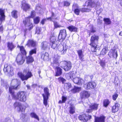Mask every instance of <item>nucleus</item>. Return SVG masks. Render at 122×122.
<instances>
[{"label":"nucleus","instance_id":"nucleus-1","mask_svg":"<svg viewBox=\"0 0 122 122\" xmlns=\"http://www.w3.org/2000/svg\"><path fill=\"white\" fill-rule=\"evenodd\" d=\"M11 83L13 84H16V86H12L9 87V92L11 94L12 99L15 100H18L20 102H25L26 100V92L24 91H19L17 93L16 95L15 94L13 89L16 90L19 88L18 86L20 85V82L19 83L16 79L12 80Z\"/></svg>","mask_w":122,"mask_h":122},{"label":"nucleus","instance_id":"nucleus-2","mask_svg":"<svg viewBox=\"0 0 122 122\" xmlns=\"http://www.w3.org/2000/svg\"><path fill=\"white\" fill-rule=\"evenodd\" d=\"M49 40L50 45L51 48L53 49H56L62 55H64L66 53L67 48L66 46H64L61 43L58 46L57 44L56 43V37L52 35L51 36Z\"/></svg>","mask_w":122,"mask_h":122},{"label":"nucleus","instance_id":"nucleus-3","mask_svg":"<svg viewBox=\"0 0 122 122\" xmlns=\"http://www.w3.org/2000/svg\"><path fill=\"white\" fill-rule=\"evenodd\" d=\"M99 39L98 35H94L91 36L90 43L89 45L91 46V51L92 52H96L97 49Z\"/></svg>","mask_w":122,"mask_h":122},{"label":"nucleus","instance_id":"nucleus-4","mask_svg":"<svg viewBox=\"0 0 122 122\" xmlns=\"http://www.w3.org/2000/svg\"><path fill=\"white\" fill-rule=\"evenodd\" d=\"M23 72L25 74V75L20 72H19L17 73L18 77L22 81H26L33 76L32 73L29 69H24Z\"/></svg>","mask_w":122,"mask_h":122},{"label":"nucleus","instance_id":"nucleus-5","mask_svg":"<svg viewBox=\"0 0 122 122\" xmlns=\"http://www.w3.org/2000/svg\"><path fill=\"white\" fill-rule=\"evenodd\" d=\"M99 4L98 2L96 3L94 0H89L87 5V8H82L81 11L83 12H89L91 10L92 8L95 7L96 9H97L98 7L99 6Z\"/></svg>","mask_w":122,"mask_h":122},{"label":"nucleus","instance_id":"nucleus-6","mask_svg":"<svg viewBox=\"0 0 122 122\" xmlns=\"http://www.w3.org/2000/svg\"><path fill=\"white\" fill-rule=\"evenodd\" d=\"M44 93L42 95L43 98V103L46 107L48 105V101L50 95L49 90L47 87H45L43 89Z\"/></svg>","mask_w":122,"mask_h":122},{"label":"nucleus","instance_id":"nucleus-7","mask_svg":"<svg viewBox=\"0 0 122 122\" xmlns=\"http://www.w3.org/2000/svg\"><path fill=\"white\" fill-rule=\"evenodd\" d=\"M78 117L79 120L84 122H87L92 118V116L91 115L83 113L79 115Z\"/></svg>","mask_w":122,"mask_h":122},{"label":"nucleus","instance_id":"nucleus-8","mask_svg":"<svg viewBox=\"0 0 122 122\" xmlns=\"http://www.w3.org/2000/svg\"><path fill=\"white\" fill-rule=\"evenodd\" d=\"M97 84L94 81H90L87 82L84 85V87L86 90L95 89L96 87Z\"/></svg>","mask_w":122,"mask_h":122},{"label":"nucleus","instance_id":"nucleus-9","mask_svg":"<svg viewBox=\"0 0 122 122\" xmlns=\"http://www.w3.org/2000/svg\"><path fill=\"white\" fill-rule=\"evenodd\" d=\"M61 67L65 71L70 70L71 67V64L69 62L63 61L61 62Z\"/></svg>","mask_w":122,"mask_h":122},{"label":"nucleus","instance_id":"nucleus-10","mask_svg":"<svg viewBox=\"0 0 122 122\" xmlns=\"http://www.w3.org/2000/svg\"><path fill=\"white\" fill-rule=\"evenodd\" d=\"M66 32L65 29L61 30L59 32L58 38L59 42H62L65 39L66 36Z\"/></svg>","mask_w":122,"mask_h":122},{"label":"nucleus","instance_id":"nucleus-11","mask_svg":"<svg viewBox=\"0 0 122 122\" xmlns=\"http://www.w3.org/2000/svg\"><path fill=\"white\" fill-rule=\"evenodd\" d=\"M13 106L15 109L16 107H18L19 109L18 110V111L23 112L25 111V106L19 102H15L13 104Z\"/></svg>","mask_w":122,"mask_h":122},{"label":"nucleus","instance_id":"nucleus-12","mask_svg":"<svg viewBox=\"0 0 122 122\" xmlns=\"http://www.w3.org/2000/svg\"><path fill=\"white\" fill-rule=\"evenodd\" d=\"M30 16L26 18L25 20H23V22L25 26H26L27 25L29 27L28 29V30H31L33 27V24L30 22V18L31 17V16Z\"/></svg>","mask_w":122,"mask_h":122},{"label":"nucleus","instance_id":"nucleus-13","mask_svg":"<svg viewBox=\"0 0 122 122\" xmlns=\"http://www.w3.org/2000/svg\"><path fill=\"white\" fill-rule=\"evenodd\" d=\"M13 70V69L10 65L8 63H6L5 64L3 69V71L5 73L7 72L10 74Z\"/></svg>","mask_w":122,"mask_h":122},{"label":"nucleus","instance_id":"nucleus-14","mask_svg":"<svg viewBox=\"0 0 122 122\" xmlns=\"http://www.w3.org/2000/svg\"><path fill=\"white\" fill-rule=\"evenodd\" d=\"M15 61L18 65H20L24 63L25 60L23 58V56L22 55L19 53L17 56Z\"/></svg>","mask_w":122,"mask_h":122},{"label":"nucleus","instance_id":"nucleus-15","mask_svg":"<svg viewBox=\"0 0 122 122\" xmlns=\"http://www.w3.org/2000/svg\"><path fill=\"white\" fill-rule=\"evenodd\" d=\"M80 95L81 98L82 99H87L90 97V93L88 91L84 90L81 92Z\"/></svg>","mask_w":122,"mask_h":122},{"label":"nucleus","instance_id":"nucleus-16","mask_svg":"<svg viewBox=\"0 0 122 122\" xmlns=\"http://www.w3.org/2000/svg\"><path fill=\"white\" fill-rule=\"evenodd\" d=\"M36 45V42L33 39L28 40L25 45L28 47H35Z\"/></svg>","mask_w":122,"mask_h":122},{"label":"nucleus","instance_id":"nucleus-17","mask_svg":"<svg viewBox=\"0 0 122 122\" xmlns=\"http://www.w3.org/2000/svg\"><path fill=\"white\" fill-rule=\"evenodd\" d=\"M79 59L81 61H84V55L83 54V51L81 49L77 50V51Z\"/></svg>","mask_w":122,"mask_h":122},{"label":"nucleus","instance_id":"nucleus-18","mask_svg":"<svg viewBox=\"0 0 122 122\" xmlns=\"http://www.w3.org/2000/svg\"><path fill=\"white\" fill-rule=\"evenodd\" d=\"M55 16H51V17L43 19L41 21L40 23L43 25L46 21V20H50L51 21H53L55 20H57V18Z\"/></svg>","mask_w":122,"mask_h":122},{"label":"nucleus","instance_id":"nucleus-19","mask_svg":"<svg viewBox=\"0 0 122 122\" xmlns=\"http://www.w3.org/2000/svg\"><path fill=\"white\" fill-rule=\"evenodd\" d=\"M55 76H61L62 74V69L60 67L56 66L55 69Z\"/></svg>","mask_w":122,"mask_h":122},{"label":"nucleus","instance_id":"nucleus-20","mask_svg":"<svg viewBox=\"0 0 122 122\" xmlns=\"http://www.w3.org/2000/svg\"><path fill=\"white\" fill-rule=\"evenodd\" d=\"M22 5L21 8L23 10L25 11H26L30 8L29 5L26 3L25 0H23L21 2Z\"/></svg>","mask_w":122,"mask_h":122},{"label":"nucleus","instance_id":"nucleus-21","mask_svg":"<svg viewBox=\"0 0 122 122\" xmlns=\"http://www.w3.org/2000/svg\"><path fill=\"white\" fill-rule=\"evenodd\" d=\"M120 105L117 103H116L112 107L111 109V111L112 112L115 113L118 111L120 106Z\"/></svg>","mask_w":122,"mask_h":122},{"label":"nucleus","instance_id":"nucleus-22","mask_svg":"<svg viewBox=\"0 0 122 122\" xmlns=\"http://www.w3.org/2000/svg\"><path fill=\"white\" fill-rule=\"evenodd\" d=\"M105 117L102 115L99 117H95L94 122H105Z\"/></svg>","mask_w":122,"mask_h":122},{"label":"nucleus","instance_id":"nucleus-23","mask_svg":"<svg viewBox=\"0 0 122 122\" xmlns=\"http://www.w3.org/2000/svg\"><path fill=\"white\" fill-rule=\"evenodd\" d=\"M7 47L8 50L12 51L15 47L16 46L13 42H8L7 43Z\"/></svg>","mask_w":122,"mask_h":122},{"label":"nucleus","instance_id":"nucleus-24","mask_svg":"<svg viewBox=\"0 0 122 122\" xmlns=\"http://www.w3.org/2000/svg\"><path fill=\"white\" fill-rule=\"evenodd\" d=\"M17 47L19 48L21 54L23 56H26L27 53L24 47L23 46H20L18 45Z\"/></svg>","mask_w":122,"mask_h":122},{"label":"nucleus","instance_id":"nucleus-25","mask_svg":"<svg viewBox=\"0 0 122 122\" xmlns=\"http://www.w3.org/2000/svg\"><path fill=\"white\" fill-rule=\"evenodd\" d=\"M108 55L110 57L117 58V53L115 52L114 50L111 49L108 53Z\"/></svg>","mask_w":122,"mask_h":122},{"label":"nucleus","instance_id":"nucleus-26","mask_svg":"<svg viewBox=\"0 0 122 122\" xmlns=\"http://www.w3.org/2000/svg\"><path fill=\"white\" fill-rule=\"evenodd\" d=\"M48 43L46 41H44L42 42L41 44V48L43 50H46L48 47Z\"/></svg>","mask_w":122,"mask_h":122},{"label":"nucleus","instance_id":"nucleus-27","mask_svg":"<svg viewBox=\"0 0 122 122\" xmlns=\"http://www.w3.org/2000/svg\"><path fill=\"white\" fill-rule=\"evenodd\" d=\"M59 64L58 58L55 56L53 57V62L51 63V65L54 68L56 67L55 64Z\"/></svg>","mask_w":122,"mask_h":122},{"label":"nucleus","instance_id":"nucleus-28","mask_svg":"<svg viewBox=\"0 0 122 122\" xmlns=\"http://www.w3.org/2000/svg\"><path fill=\"white\" fill-rule=\"evenodd\" d=\"M67 28L71 32H77V28L74 26L71 25L67 27Z\"/></svg>","mask_w":122,"mask_h":122},{"label":"nucleus","instance_id":"nucleus-29","mask_svg":"<svg viewBox=\"0 0 122 122\" xmlns=\"http://www.w3.org/2000/svg\"><path fill=\"white\" fill-rule=\"evenodd\" d=\"M49 57V55L48 53L45 52L44 53L43 52H41V58L45 60L48 59Z\"/></svg>","mask_w":122,"mask_h":122},{"label":"nucleus","instance_id":"nucleus-30","mask_svg":"<svg viewBox=\"0 0 122 122\" xmlns=\"http://www.w3.org/2000/svg\"><path fill=\"white\" fill-rule=\"evenodd\" d=\"M74 74L73 72L70 71L66 73V79L68 80L73 79Z\"/></svg>","mask_w":122,"mask_h":122},{"label":"nucleus","instance_id":"nucleus-31","mask_svg":"<svg viewBox=\"0 0 122 122\" xmlns=\"http://www.w3.org/2000/svg\"><path fill=\"white\" fill-rule=\"evenodd\" d=\"M99 104L96 103L91 104L89 106V108H91L93 110H96L98 109Z\"/></svg>","mask_w":122,"mask_h":122},{"label":"nucleus","instance_id":"nucleus-32","mask_svg":"<svg viewBox=\"0 0 122 122\" xmlns=\"http://www.w3.org/2000/svg\"><path fill=\"white\" fill-rule=\"evenodd\" d=\"M34 61V59L32 56L29 55L26 57V61L27 63H32Z\"/></svg>","mask_w":122,"mask_h":122},{"label":"nucleus","instance_id":"nucleus-33","mask_svg":"<svg viewBox=\"0 0 122 122\" xmlns=\"http://www.w3.org/2000/svg\"><path fill=\"white\" fill-rule=\"evenodd\" d=\"M69 108V112L70 114H72L75 113V107L72 104H70V106Z\"/></svg>","mask_w":122,"mask_h":122},{"label":"nucleus","instance_id":"nucleus-34","mask_svg":"<svg viewBox=\"0 0 122 122\" xmlns=\"http://www.w3.org/2000/svg\"><path fill=\"white\" fill-rule=\"evenodd\" d=\"M110 103L108 99H104L103 101V106L105 107H107Z\"/></svg>","mask_w":122,"mask_h":122},{"label":"nucleus","instance_id":"nucleus-35","mask_svg":"<svg viewBox=\"0 0 122 122\" xmlns=\"http://www.w3.org/2000/svg\"><path fill=\"white\" fill-rule=\"evenodd\" d=\"M80 88L79 87L74 86L71 91L72 93H75L79 92L80 91Z\"/></svg>","mask_w":122,"mask_h":122},{"label":"nucleus","instance_id":"nucleus-36","mask_svg":"<svg viewBox=\"0 0 122 122\" xmlns=\"http://www.w3.org/2000/svg\"><path fill=\"white\" fill-rule=\"evenodd\" d=\"M72 87V86L71 85V84L69 83H66L64 86V88L67 90H70Z\"/></svg>","mask_w":122,"mask_h":122},{"label":"nucleus","instance_id":"nucleus-37","mask_svg":"<svg viewBox=\"0 0 122 122\" xmlns=\"http://www.w3.org/2000/svg\"><path fill=\"white\" fill-rule=\"evenodd\" d=\"M99 64L103 68H104L106 66V62L105 60L101 59L100 60Z\"/></svg>","mask_w":122,"mask_h":122},{"label":"nucleus","instance_id":"nucleus-38","mask_svg":"<svg viewBox=\"0 0 122 122\" xmlns=\"http://www.w3.org/2000/svg\"><path fill=\"white\" fill-rule=\"evenodd\" d=\"M37 48L35 47L34 49H31L29 52V55L32 56L33 54L36 53Z\"/></svg>","mask_w":122,"mask_h":122},{"label":"nucleus","instance_id":"nucleus-39","mask_svg":"<svg viewBox=\"0 0 122 122\" xmlns=\"http://www.w3.org/2000/svg\"><path fill=\"white\" fill-rule=\"evenodd\" d=\"M103 21L105 24L106 25H110L111 23V22L109 18H104L103 19Z\"/></svg>","mask_w":122,"mask_h":122},{"label":"nucleus","instance_id":"nucleus-40","mask_svg":"<svg viewBox=\"0 0 122 122\" xmlns=\"http://www.w3.org/2000/svg\"><path fill=\"white\" fill-rule=\"evenodd\" d=\"M62 100H60L58 102V103L59 104H62L65 102L66 101L67 99L66 97H65L64 96H62L61 97Z\"/></svg>","mask_w":122,"mask_h":122},{"label":"nucleus","instance_id":"nucleus-41","mask_svg":"<svg viewBox=\"0 0 122 122\" xmlns=\"http://www.w3.org/2000/svg\"><path fill=\"white\" fill-rule=\"evenodd\" d=\"M30 116L32 118L36 119L38 121H39V119L38 116L34 112H31L30 114Z\"/></svg>","mask_w":122,"mask_h":122},{"label":"nucleus","instance_id":"nucleus-42","mask_svg":"<svg viewBox=\"0 0 122 122\" xmlns=\"http://www.w3.org/2000/svg\"><path fill=\"white\" fill-rule=\"evenodd\" d=\"M34 23L35 24H38L40 21V18L38 16L36 17L33 20Z\"/></svg>","mask_w":122,"mask_h":122},{"label":"nucleus","instance_id":"nucleus-43","mask_svg":"<svg viewBox=\"0 0 122 122\" xmlns=\"http://www.w3.org/2000/svg\"><path fill=\"white\" fill-rule=\"evenodd\" d=\"M58 81L61 82L62 84H64L65 82L66 81V80L63 77L60 76L58 78Z\"/></svg>","mask_w":122,"mask_h":122},{"label":"nucleus","instance_id":"nucleus-44","mask_svg":"<svg viewBox=\"0 0 122 122\" xmlns=\"http://www.w3.org/2000/svg\"><path fill=\"white\" fill-rule=\"evenodd\" d=\"M118 94L117 92H115L114 93L112 96V99L114 101L116 100L118 96Z\"/></svg>","mask_w":122,"mask_h":122},{"label":"nucleus","instance_id":"nucleus-45","mask_svg":"<svg viewBox=\"0 0 122 122\" xmlns=\"http://www.w3.org/2000/svg\"><path fill=\"white\" fill-rule=\"evenodd\" d=\"M55 20L53 21H53L54 23V28H58L60 27H61V26L60 25H59L57 22L56 21H55V20Z\"/></svg>","mask_w":122,"mask_h":122},{"label":"nucleus","instance_id":"nucleus-46","mask_svg":"<svg viewBox=\"0 0 122 122\" xmlns=\"http://www.w3.org/2000/svg\"><path fill=\"white\" fill-rule=\"evenodd\" d=\"M5 16H0V25L2 24L3 21L5 20Z\"/></svg>","mask_w":122,"mask_h":122},{"label":"nucleus","instance_id":"nucleus-47","mask_svg":"<svg viewBox=\"0 0 122 122\" xmlns=\"http://www.w3.org/2000/svg\"><path fill=\"white\" fill-rule=\"evenodd\" d=\"M107 50L106 48H105L102 49L101 52V54L102 55H105L107 52Z\"/></svg>","mask_w":122,"mask_h":122},{"label":"nucleus","instance_id":"nucleus-48","mask_svg":"<svg viewBox=\"0 0 122 122\" xmlns=\"http://www.w3.org/2000/svg\"><path fill=\"white\" fill-rule=\"evenodd\" d=\"M79 80L78 82V85H82L84 83V81L83 79L79 78Z\"/></svg>","mask_w":122,"mask_h":122},{"label":"nucleus","instance_id":"nucleus-49","mask_svg":"<svg viewBox=\"0 0 122 122\" xmlns=\"http://www.w3.org/2000/svg\"><path fill=\"white\" fill-rule=\"evenodd\" d=\"M79 78L78 77H76L73 79V81L76 84H78V81L79 80Z\"/></svg>","mask_w":122,"mask_h":122},{"label":"nucleus","instance_id":"nucleus-50","mask_svg":"<svg viewBox=\"0 0 122 122\" xmlns=\"http://www.w3.org/2000/svg\"><path fill=\"white\" fill-rule=\"evenodd\" d=\"M18 12L16 10H13L11 12L12 15H17L18 14Z\"/></svg>","mask_w":122,"mask_h":122},{"label":"nucleus","instance_id":"nucleus-51","mask_svg":"<svg viewBox=\"0 0 122 122\" xmlns=\"http://www.w3.org/2000/svg\"><path fill=\"white\" fill-rule=\"evenodd\" d=\"M5 10L2 9H0V15H5Z\"/></svg>","mask_w":122,"mask_h":122},{"label":"nucleus","instance_id":"nucleus-52","mask_svg":"<svg viewBox=\"0 0 122 122\" xmlns=\"http://www.w3.org/2000/svg\"><path fill=\"white\" fill-rule=\"evenodd\" d=\"M41 8L39 5H37L36 8V11H38V12H37V13H39V11L41 10Z\"/></svg>","mask_w":122,"mask_h":122},{"label":"nucleus","instance_id":"nucleus-53","mask_svg":"<svg viewBox=\"0 0 122 122\" xmlns=\"http://www.w3.org/2000/svg\"><path fill=\"white\" fill-rule=\"evenodd\" d=\"M80 10L78 9H76L74 10V12L76 15H78L79 14Z\"/></svg>","mask_w":122,"mask_h":122},{"label":"nucleus","instance_id":"nucleus-54","mask_svg":"<svg viewBox=\"0 0 122 122\" xmlns=\"http://www.w3.org/2000/svg\"><path fill=\"white\" fill-rule=\"evenodd\" d=\"M96 31L93 28H92L91 30L90 31V32L89 33L90 35L91 33H94Z\"/></svg>","mask_w":122,"mask_h":122},{"label":"nucleus","instance_id":"nucleus-55","mask_svg":"<svg viewBox=\"0 0 122 122\" xmlns=\"http://www.w3.org/2000/svg\"><path fill=\"white\" fill-rule=\"evenodd\" d=\"M93 110L91 108L88 109L86 110V112L88 113H91Z\"/></svg>","mask_w":122,"mask_h":122},{"label":"nucleus","instance_id":"nucleus-56","mask_svg":"<svg viewBox=\"0 0 122 122\" xmlns=\"http://www.w3.org/2000/svg\"><path fill=\"white\" fill-rule=\"evenodd\" d=\"M70 4V3L67 1H65L64 3V6H69Z\"/></svg>","mask_w":122,"mask_h":122},{"label":"nucleus","instance_id":"nucleus-57","mask_svg":"<svg viewBox=\"0 0 122 122\" xmlns=\"http://www.w3.org/2000/svg\"><path fill=\"white\" fill-rule=\"evenodd\" d=\"M40 32V30L39 28H36V33L37 34H39Z\"/></svg>","mask_w":122,"mask_h":122},{"label":"nucleus","instance_id":"nucleus-58","mask_svg":"<svg viewBox=\"0 0 122 122\" xmlns=\"http://www.w3.org/2000/svg\"><path fill=\"white\" fill-rule=\"evenodd\" d=\"M4 30V28L3 26L1 25L0 26V32H2Z\"/></svg>","mask_w":122,"mask_h":122},{"label":"nucleus","instance_id":"nucleus-59","mask_svg":"<svg viewBox=\"0 0 122 122\" xmlns=\"http://www.w3.org/2000/svg\"><path fill=\"white\" fill-rule=\"evenodd\" d=\"M35 12L34 11H32L31 13V15H36Z\"/></svg>","mask_w":122,"mask_h":122},{"label":"nucleus","instance_id":"nucleus-60","mask_svg":"<svg viewBox=\"0 0 122 122\" xmlns=\"http://www.w3.org/2000/svg\"><path fill=\"white\" fill-rule=\"evenodd\" d=\"M100 13V10H97V15H99V14Z\"/></svg>","mask_w":122,"mask_h":122},{"label":"nucleus","instance_id":"nucleus-61","mask_svg":"<svg viewBox=\"0 0 122 122\" xmlns=\"http://www.w3.org/2000/svg\"><path fill=\"white\" fill-rule=\"evenodd\" d=\"M119 35L120 36H122V31L120 32L119 34Z\"/></svg>","mask_w":122,"mask_h":122},{"label":"nucleus","instance_id":"nucleus-62","mask_svg":"<svg viewBox=\"0 0 122 122\" xmlns=\"http://www.w3.org/2000/svg\"><path fill=\"white\" fill-rule=\"evenodd\" d=\"M41 71L40 70H39L38 71V74H39V76L40 75V74L41 73Z\"/></svg>","mask_w":122,"mask_h":122},{"label":"nucleus","instance_id":"nucleus-63","mask_svg":"<svg viewBox=\"0 0 122 122\" xmlns=\"http://www.w3.org/2000/svg\"><path fill=\"white\" fill-rule=\"evenodd\" d=\"M68 20L70 22H71L73 21V20H71V19H69Z\"/></svg>","mask_w":122,"mask_h":122},{"label":"nucleus","instance_id":"nucleus-64","mask_svg":"<svg viewBox=\"0 0 122 122\" xmlns=\"http://www.w3.org/2000/svg\"><path fill=\"white\" fill-rule=\"evenodd\" d=\"M90 76V77L91 79V80H92V78H93V76H92V75L91 76Z\"/></svg>","mask_w":122,"mask_h":122}]
</instances>
